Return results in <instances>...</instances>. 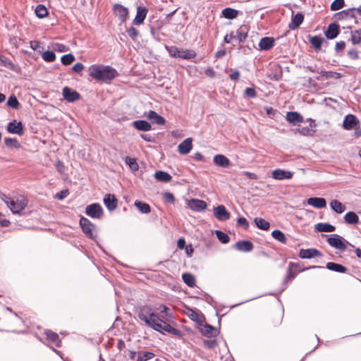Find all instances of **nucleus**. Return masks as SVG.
<instances>
[{"instance_id":"nucleus-1","label":"nucleus","mask_w":361,"mask_h":361,"mask_svg":"<svg viewBox=\"0 0 361 361\" xmlns=\"http://www.w3.org/2000/svg\"><path fill=\"white\" fill-rule=\"evenodd\" d=\"M137 317L149 327L161 334H166L168 333L175 336H180L181 334L180 330L171 326L166 322L161 319L149 306L141 307L138 312Z\"/></svg>"},{"instance_id":"nucleus-2","label":"nucleus","mask_w":361,"mask_h":361,"mask_svg":"<svg viewBox=\"0 0 361 361\" xmlns=\"http://www.w3.org/2000/svg\"><path fill=\"white\" fill-rule=\"evenodd\" d=\"M90 76L92 78L109 82L118 75L117 71L109 66L92 65L89 68Z\"/></svg>"},{"instance_id":"nucleus-3","label":"nucleus","mask_w":361,"mask_h":361,"mask_svg":"<svg viewBox=\"0 0 361 361\" xmlns=\"http://www.w3.org/2000/svg\"><path fill=\"white\" fill-rule=\"evenodd\" d=\"M328 236L327 242L328 243L333 247L341 250H345L346 249V245L345 243L349 244L350 245L353 246L350 243H349L348 241H345L341 236L337 235V234H332Z\"/></svg>"},{"instance_id":"nucleus-4","label":"nucleus","mask_w":361,"mask_h":361,"mask_svg":"<svg viewBox=\"0 0 361 361\" xmlns=\"http://www.w3.org/2000/svg\"><path fill=\"white\" fill-rule=\"evenodd\" d=\"M28 200L24 196H18L12 200L9 209L13 214H20L27 205Z\"/></svg>"},{"instance_id":"nucleus-5","label":"nucleus","mask_w":361,"mask_h":361,"mask_svg":"<svg viewBox=\"0 0 361 361\" xmlns=\"http://www.w3.org/2000/svg\"><path fill=\"white\" fill-rule=\"evenodd\" d=\"M85 213L93 219H101L103 216V209L98 203H93L86 207Z\"/></svg>"},{"instance_id":"nucleus-6","label":"nucleus","mask_w":361,"mask_h":361,"mask_svg":"<svg viewBox=\"0 0 361 361\" xmlns=\"http://www.w3.org/2000/svg\"><path fill=\"white\" fill-rule=\"evenodd\" d=\"M80 225L82 231L86 234V235L90 239H95L97 235L93 232V228H94V225L92 224V222L85 217H81L80 220Z\"/></svg>"},{"instance_id":"nucleus-7","label":"nucleus","mask_w":361,"mask_h":361,"mask_svg":"<svg viewBox=\"0 0 361 361\" xmlns=\"http://www.w3.org/2000/svg\"><path fill=\"white\" fill-rule=\"evenodd\" d=\"M113 11L121 23H125L128 18V8L121 4H116L113 6Z\"/></svg>"},{"instance_id":"nucleus-8","label":"nucleus","mask_w":361,"mask_h":361,"mask_svg":"<svg viewBox=\"0 0 361 361\" xmlns=\"http://www.w3.org/2000/svg\"><path fill=\"white\" fill-rule=\"evenodd\" d=\"M214 216L221 221H225L230 219L231 214L226 210L225 206L219 205L214 209Z\"/></svg>"},{"instance_id":"nucleus-9","label":"nucleus","mask_w":361,"mask_h":361,"mask_svg":"<svg viewBox=\"0 0 361 361\" xmlns=\"http://www.w3.org/2000/svg\"><path fill=\"white\" fill-rule=\"evenodd\" d=\"M62 93L64 99L68 102H74L80 98V94L76 90H73L68 87H64Z\"/></svg>"},{"instance_id":"nucleus-10","label":"nucleus","mask_w":361,"mask_h":361,"mask_svg":"<svg viewBox=\"0 0 361 361\" xmlns=\"http://www.w3.org/2000/svg\"><path fill=\"white\" fill-rule=\"evenodd\" d=\"M322 256V252L315 248L301 249L299 252V257L302 259H311Z\"/></svg>"},{"instance_id":"nucleus-11","label":"nucleus","mask_w":361,"mask_h":361,"mask_svg":"<svg viewBox=\"0 0 361 361\" xmlns=\"http://www.w3.org/2000/svg\"><path fill=\"white\" fill-rule=\"evenodd\" d=\"M148 13V9L144 6H138L137 8V13L135 18L133 21V24L135 25H141L144 23V20Z\"/></svg>"},{"instance_id":"nucleus-12","label":"nucleus","mask_w":361,"mask_h":361,"mask_svg":"<svg viewBox=\"0 0 361 361\" xmlns=\"http://www.w3.org/2000/svg\"><path fill=\"white\" fill-rule=\"evenodd\" d=\"M7 130L11 133L20 135L23 133V124L20 121L17 122L16 120H13L8 124Z\"/></svg>"},{"instance_id":"nucleus-13","label":"nucleus","mask_w":361,"mask_h":361,"mask_svg":"<svg viewBox=\"0 0 361 361\" xmlns=\"http://www.w3.org/2000/svg\"><path fill=\"white\" fill-rule=\"evenodd\" d=\"M304 20V16L302 13H298L295 16L293 11H292L291 22L288 25L290 30H295L300 27Z\"/></svg>"},{"instance_id":"nucleus-14","label":"nucleus","mask_w":361,"mask_h":361,"mask_svg":"<svg viewBox=\"0 0 361 361\" xmlns=\"http://www.w3.org/2000/svg\"><path fill=\"white\" fill-rule=\"evenodd\" d=\"M249 26L247 25H242L236 31V35L235 36V39H236L239 42H243L246 40L248 32H249Z\"/></svg>"},{"instance_id":"nucleus-15","label":"nucleus","mask_w":361,"mask_h":361,"mask_svg":"<svg viewBox=\"0 0 361 361\" xmlns=\"http://www.w3.org/2000/svg\"><path fill=\"white\" fill-rule=\"evenodd\" d=\"M340 32L339 25L336 23H331L325 31V36L327 39L336 38Z\"/></svg>"},{"instance_id":"nucleus-16","label":"nucleus","mask_w":361,"mask_h":361,"mask_svg":"<svg viewBox=\"0 0 361 361\" xmlns=\"http://www.w3.org/2000/svg\"><path fill=\"white\" fill-rule=\"evenodd\" d=\"M104 203L109 211L116 209L118 205L117 199L114 195L106 194L104 197Z\"/></svg>"},{"instance_id":"nucleus-17","label":"nucleus","mask_w":361,"mask_h":361,"mask_svg":"<svg viewBox=\"0 0 361 361\" xmlns=\"http://www.w3.org/2000/svg\"><path fill=\"white\" fill-rule=\"evenodd\" d=\"M201 334L208 338L216 337L219 334V331L216 328L209 325L205 324L200 329Z\"/></svg>"},{"instance_id":"nucleus-18","label":"nucleus","mask_w":361,"mask_h":361,"mask_svg":"<svg viewBox=\"0 0 361 361\" xmlns=\"http://www.w3.org/2000/svg\"><path fill=\"white\" fill-rule=\"evenodd\" d=\"M192 138H187L178 146V151L181 154H188L192 147Z\"/></svg>"},{"instance_id":"nucleus-19","label":"nucleus","mask_w":361,"mask_h":361,"mask_svg":"<svg viewBox=\"0 0 361 361\" xmlns=\"http://www.w3.org/2000/svg\"><path fill=\"white\" fill-rule=\"evenodd\" d=\"M147 117L149 120L152 121V123H155L159 126H163L166 123L165 118L159 115L154 111H149Z\"/></svg>"},{"instance_id":"nucleus-20","label":"nucleus","mask_w":361,"mask_h":361,"mask_svg":"<svg viewBox=\"0 0 361 361\" xmlns=\"http://www.w3.org/2000/svg\"><path fill=\"white\" fill-rule=\"evenodd\" d=\"M358 123L355 116L353 114L347 115L343 121V126L345 130H351Z\"/></svg>"},{"instance_id":"nucleus-21","label":"nucleus","mask_w":361,"mask_h":361,"mask_svg":"<svg viewBox=\"0 0 361 361\" xmlns=\"http://www.w3.org/2000/svg\"><path fill=\"white\" fill-rule=\"evenodd\" d=\"M274 45V39L269 37H262L259 42V47L261 50H269Z\"/></svg>"},{"instance_id":"nucleus-22","label":"nucleus","mask_w":361,"mask_h":361,"mask_svg":"<svg viewBox=\"0 0 361 361\" xmlns=\"http://www.w3.org/2000/svg\"><path fill=\"white\" fill-rule=\"evenodd\" d=\"M190 207L195 212H201L206 209L207 203L202 200L192 199L190 202Z\"/></svg>"},{"instance_id":"nucleus-23","label":"nucleus","mask_w":361,"mask_h":361,"mask_svg":"<svg viewBox=\"0 0 361 361\" xmlns=\"http://www.w3.org/2000/svg\"><path fill=\"white\" fill-rule=\"evenodd\" d=\"M307 204L317 209L324 208L326 206V202L322 197H310L307 199Z\"/></svg>"},{"instance_id":"nucleus-24","label":"nucleus","mask_w":361,"mask_h":361,"mask_svg":"<svg viewBox=\"0 0 361 361\" xmlns=\"http://www.w3.org/2000/svg\"><path fill=\"white\" fill-rule=\"evenodd\" d=\"M272 177L276 180L290 179L293 177V173L281 169H276L272 173Z\"/></svg>"},{"instance_id":"nucleus-25","label":"nucleus","mask_w":361,"mask_h":361,"mask_svg":"<svg viewBox=\"0 0 361 361\" xmlns=\"http://www.w3.org/2000/svg\"><path fill=\"white\" fill-rule=\"evenodd\" d=\"M235 247L240 251L247 252L253 250V244L249 240H241L235 244Z\"/></svg>"},{"instance_id":"nucleus-26","label":"nucleus","mask_w":361,"mask_h":361,"mask_svg":"<svg viewBox=\"0 0 361 361\" xmlns=\"http://www.w3.org/2000/svg\"><path fill=\"white\" fill-rule=\"evenodd\" d=\"M214 163L218 166L223 168H227L230 166L231 161L230 160L222 154H217L214 157Z\"/></svg>"},{"instance_id":"nucleus-27","label":"nucleus","mask_w":361,"mask_h":361,"mask_svg":"<svg viewBox=\"0 0 361 361\" xmlns=\"http://www.w3.org/2000/svg\"><path fill=\"white\" fill-rule=\"evenodd\" d=\"M286 120L293 124L303 122V117L297 111L288 112L286 114Z\"/></svg>"},{"instance_id":"nucleus-28","label":"nucleus","mask_w":361,"mask_h":361,"mask_svg":"<svg viewBox=\"0 0 361 361\" xmlns=\"http://www.w3.org/2000/svg\"><path fill=\"white\" fill-rule=\"evenodd\" d=\"M133 126L138 130L149 131L152 129L151 124L145 120H137L133 121Z\"/></svg>"},{"instance_id":"nucleus-29","label":"nucleus","mask_w":361,"mask_h":361,"mask_svg":"<svg viewBox=\"0 0 361 361\" xmlns=\"http://www.w3.org/2000/svg\"><path fill=\"white\" fill-rule=\"evenodd\" d=\"M308 121L310 122L308 126L298 128L300 133L303 135H313L315 133L314 128L316 126V125L314 124V120L310 118Z\"/></svg>"},{"instance_id":"nucleus-30","label":"nucleus","mask_w":361,"mask_h":361,"mask_svg":"<svg viewBox=\"0 0 361 361\" xmlns=\"http://www.w3.org/2000/svg\"><path fill=\"white\" fill-rule=\"evenodd\" d=\"M44 335L46 336L47 339L54 343L56 346L61 347V341L59 340V336L56 333L53 332L51 330H46L44 331Z\"/></svg>"},{"instance_id":"nucleus-31","label":"nucleus","mask_w":361,"mask_h":361,"mask_svg":"<svg viewBox=\"0 0 361 361\" xmlns=\"http://www.w3.org/2000/svg\"><path fill=\"white\" fill-rule=\"evenodd\" d=\"M315 229L319 232H334L336 230L334 226L329 223H319L315 225Z\"/></svg>"},{"instance_id":"nucleus-32","label":"nucleus","mask_w":361,"mask_h":361,"mask_svg":"<svg viewBox=\"0 0 361 361\" xmlns=\"http://www.w3.org/2000/svg\"><path fill=\"white\" fill-rule=\"evenodd\" d=\"M154 178L160 182L169 183L171 180V176L167 172L158 171L154 173Z\"/></svg>"},{"instance_id":"nucleus-33","label":"nucleus","mask_w":361,"mask_h":361,"mask_svg":"<svg viewBox=\"0 0 361 361\" xmlns=\"http://www.w3.org/2000/svg\"><path fill=\"white\" fill-rule=\"evenodd\" d=\"M326 267L331 271L339 273H345L348 270L347 268L342 264L334 262H328Z\"/></svg>"},{"instance_id":"nucleus-34","label":"nucleus","mask_w":361,"mask_h":361,"mask_svg":"<svg viewBox=\"0 0 361 361\" xmlns=\"http://www.w3.org/2000/svg\"><path fill=\"white\" fill-rule=\"evenodd\" d=\"M330 207L338 214H341L345 210V206L342 202L336 200H334L330 202Z\"/></svg>"},{"instance_id":"nucleus-35","label":"nucleus","mask_w":361,"mask_h":361,"mask_svg":"<svg viewBox=\"0 0 361 361\" xmlns=\"http://www.w3.org/2000/svg\"><path fill=\"white\" fill-rule=\"evenodd\" d=\"M223 16L229 20L235 18L238 15V11L232 8H226L222 11Z\"/></svg>"},{"instance_id":"nucleus-36","label":"nucleus","mask_w":361,"mask_h":361,"mask_svg":"<svg viewBox=\"0 0 361 361\" xmlns=\"http://www.w3.org/2000/svg\"><path fill=\"white\" fill-rule=\"evenodd\" d=\"M197 56L196 52L191 49H180L179 57L183 59L190 60Z\"/></svg>"},{"instance_id":"nucleus-37","label":"nucleus","mask_w":361,"mask_h":361,"mask_svg":"<svg viewBox=\"0 0 361 361\" xmlns=\"http://www.w3.org/2000/svg\"><path fill=\"white\" fill-rule=\"evenodd\" d=\"M344 219L349 224H356L359 222V217L354 212H348L345 214Z\"/></svg>"},{"instance_id":"nucleus-38","label":"nucleus","mask_w":361,"mask_h":361,"mask_svg":"<svg viewBox=\"0 0 361 361\" xmlns=\"http://www.w3.org/2000/svg\"><path fill=\"white\" fill-rule=\"evenodd\" d=\"M135 206L142 214H149L151 212L150 206L147 203L136 200L135 202Z\"/></svg>"},{"instance_id":"nucleus-39","label":"nucleus","mask_w":361,"mask_h":361,"mask_svg":"<svg viewBox=\"0 0 361 361\" xmlns=\"http://www.w3.org/2000/svg\"><path fill=\"white\" fill-rule=\"evenodd\" d=\"M254 221L256 226L261 230L267 231L270 227V224L264 219L257 217Z\"/></svg>"},{"instance_id":"nucleus-40","label":"nucleus","mask_w":361,"mask_h":361,"mask_svg":"<svg viewBox=\"0 0 361 361\" xmlns=\"http://www.w3.org/2000/svg\"><path fill=\"white\" fill-rule=\"evenodd\" d=\"M353 44H359L361 42V29L351 32L350 39Z\"/></svg>"},{"instance_id":"nucleus-41","label":"nucleus","mask_w":361,"mask_h":361,"mask_svg":"<svg viewBox=\"0 0 361 361\" xmlns=\"http://www.w3.org/2000/svg\"><path fill=\"white\" fill-rule=\"evenodd\" d=\"M183 281L190 287H193L195 284V279L194 276L189 273H184L182 275Z\"/></svg>"},{"instance_id":"nucleus-42","label":"nucleus","mask_w":361,"mask_h":361,"mask_svg":"<svg viewBox=\"0 0 361 361\" xmlns=\"http://www.w3.org/2000/svg\"><path fill=\"white\" fill-rule=\"evenodd\" d=\"M271 235L275 240L279 241L281 243H286V237L285 236L284 233L279 230L273 231L271 233Z\"/></svg>"},{"instance_id":"nucleus-43","label":"nucleus","mask_w":361,"mask_h":361,"mask_svg":"<svg viewBox=\"0 0 361 361\" xmlns=\"http://www.w3.org/2000/svg\"><path fill=\"white\" fill-rule=\"evenodd\" d=\"M35 14L38 18H43L48 15V11L44 5L39 4L35 8Z\"/></svg>"},{"instance_id":"nucleus-44","label":"nucleus","mask_w":361,"mask_h":361,"mask_svg":"<svg viewBox=\"0 0 361 361\" xmlns=\"http://www.w3.org/2000/svg\"><path fill=\"white\" fill-rule=\"evenodd\" d=\"M323 40V38L321 37L314 36L310 39V42L315 49L319 50L322 47Z\"/></svg>"},{"instance_id":"nucleus-45","label":"nucleus","mask_w":361,"mask_h":361,"mask_svg":"<svg viewBox=\"0 0 361 361\" xmlns=\"http://www.w3.org/2000/svg\"><path fill=\"white\" fill-rule=\"evenodd\" d=\"M5 145L8 147H13L18 149L20 147V145L16 138L6 137L5 138Z\"/></svg>"},{"instance_id":"nucleus-46","label":"nucleus","mask_w":361,"mask_h":361,"mask_svg":"<svg viewBox=\"0 0 361 361\" xmlns=\"http://www.w3.org/2000/svg\"><path fill=\"white\" fill-rule=\"evenodd\" d=\"M42 59L47 62H53L56 59V54L53 51H46L42 53Z\"/></svg>"},{"instance_id":"nucleus-47","label":"nucleus","mask_w":361,"mask_h":361,"mask_svg":"<svg viewBox=\"0 0 361 361\" xmlns=\"http://www.w3.org/2000/svg\"><path fill=\"white\" fill-rule=\"evenodd\" d=\"M215 234L219 239V240L223 244H226L229 242L230 238L229 236L221 231H216Z\"/></svg>"},{"instance_id":"nucleus-48","label":"nucleus","mask_w":361,"mask_h":361,"mask_svg":"<svg viewBox=\"0 0 361 361\" xmlns=\"http://www.w3.org/2000/svg\"><path fill=\"white\" fill-rule=\"evenodd\" d=\"M6 104L8 106L11 107L14 109H18L20 106V103H19L18 100L17 99L16 97L14 95H11L9 97Z\"/></svg>"},{"instance_id":"nucleus-49","label":"nucleus","mask_w":361,"mask_h":361,"mask_svg":"<svg viewBox=\"0 0 361 361\" xmlns=\"http://www.w3.org/2000/svg\"><path fill=\"white\" fill-rule=\"evenodd\" d=\"M298 266V264H295L293 262H290L289 264V268L287 272V275L284 279V283H287L288 281L293 280L295 277V274H293L291 271V268L293 267H297Z\"/></svg>"},{"instance_id":"nucleus-50","label":"nucleus","mask_w":361,"mask_h":361,"mask_svg":"<svg viewBox=\"0 0 361 361\" xmlns=\"http://www.w3.org/2000/svg\"><path fill=\"white\" fill-rule=\"evenodd\" d=\"M165 48L170 56L175 58L179 57L180 49L176 46H166Z\"/></svg>"},{"instance_id":"nucleus-51","label":"nucleus","mask_w":361,"mask_h":361,"mask_svg":"<svg viewBox=\"0 0 361 361\" xmlns=\"http://www.w3.org/2000/svg\"><path fill=\"white\" fill-rule=\"evenodd\" d=\"M355 11H356V8H352L347 10H343L341 12L336 13L335 16H349L352 18H355L356 16L355 14Z\"/></svg>"},{"instance_id":"nucleus-52","label":"nucleus","mask_w":361,"mask_h":361,"mask_svg":"<svg viewBox=\"0 0 361 361\" xmlns=\"http://www.w3.org/2000/svg\"><path fill=\"white\" fill-rule=\"evenodd\" d=\"M75 59V56L72 54H68L62 56L61 61L63 65L68 66L71 64Z\"/></svg>"},{"instance_id":"nucleus-53","label":"nucleus","mask_w":361,"mask_h":361,"mask_svg":"<svg viewBox=\"0 0 361 361\" xmlns=\"http://www.w3.org/2000/svg\"><path fill=\"white\" fill-rule=\"evenodd\" d=\"M344 5V0H334L331 4V10L334 11L340 10Z\"/></svg>"},{"instance_id":"nucleus-54","label":"nucleus","mask_w":361,"mask_h":361,"mask_svg":"<svg viewBox=\"0 0 361 361\" xmlns=\"http://www.w3.org/2000/svg\"><path fill=\"white\" fill-rule=\"evenodd\" d=\"M51 47L58 52H66L68 49L65 44L61 43H53L51 44Z\"/></svg>"},{"instance_id":"nucleus-55","label":"nucleus","mask_w":361,"mask_h":361,"mask_svg":"<svg viewBox=\"0 0 361 361\" xmlns=\"http://www.w3.org/2000/svg\"><path fill=\"white\" fill-rule=\"evenodd\" d=\"M320 74L322 76H324L326 78H340L341 77V73L334 72V71H321Z\"/></svg>"},{"instance_id":"nucleus-56","label":"nucleus","mask_w":361,"mask_h":361,"mask_svg":"<svg viewBox=\"0 0 361 361\" xmlns=\"http://www.w3.org/2000/svg\"><path fill=\"white\" fill-rule=\"evenodd\" d=\"M130 168L133 171H137L139 169V166L134 158L127 157L126 160Z\"/></svg>"},{"instance_id":"nucleus-57","label":"nucleus","mask_w":361,"mask_h":361,"mask_svg":"<svg viewBox=\"0 0 361 361\" xmlns=\"http://www.w3.org/2000/svg\"><path fill=\"white\" fill-rule=\"evenodd\" d=\"M244 96L248 98H255L257 97V92L253 87H247L244 91Z\"/></svg>"},{"instance_id":"nucleus-58","label":"nucleus","mask_w":361,"mask_h":361,"mask_svg":"<svg viewBox=\"0 0 361 361\" xmlns=\"http://www.w3.org/2000/svg\"><path fill=\"white\" fill-rule=\"evenodd\" d=\"M128 35L130 38L135 39L139 35V31L134 27H130L126 30Z\"/></svg>"},{"instance_id":"nucleus-59","label":"nucleus","mask_w":361,"mask_h":361,"mask_svg":"<svg viewBox=\"0 0 361 361\" xmlns=\"http://www.w3.org/2000/svg\"><path fill=\"white\" fill-rule=\"evenodd\" d=\"M54 165H55V168H56V171L59 173L63 174L65 173V166L61 161H60V160L56 161Z\"/></svg>"},{"instance_id":"nucleus-60","label":"nucleus","mask_w":361,"mask_h":361,"mask_svg":"<svg viewBox=\"0 0 361 361\" xmlns=\"http://www.w3.org/2000/svg\"><path fill=\"white\" fill-rule=\"evenodd\" d=\"M163 197L167 202L174 204L175 197L171 192H166L163 194Z\"/></svg>"},{"instance_id":"nucleus-61","label":"nucleus","mask_w":361,"mask_h":361,"mask_svg":"<svg viewBox=\"0 0 361 361\" xmlns=\"http://www.w3.org/2000/svg\"><path fill=\"white\" fill-rule=\"evenodd\" d=\"M237 224L238 226H243L245 229H247L249 227V223L244 217L238 218L237 220Z\"/></svg>"},{"instance_id":"nucleus-62","label":"nucleus","mask_w":361,"mask_h":361,"mask_svg":"<svg viewBox=\"0 0 361 361\" xmlns=\"http://www.w3.org/2000/svg\"><path fill=\"white\" fill-rule=\"evenodd\" d=\"M0 198L6 204V205L9 208L13 199H11L10 197L2 192H0Z\"/></svg>"},{"instance_id":"nucleus-63","label":"nucleus","mask_w":361,"mask_h":361,"mask_svg":"<svg viewBox=\"0 0 361 361\" xmlns=\"http://www.w3.org/2000/svg\"><path fill=\"white\" fill-rule=\"evenodd\" d=\"M345 47V42L344 41H340L336 42L335 46V50L337 53L343 51Z\"/></svg>"},{"instance_id":"nucleus-64","label":"nucleus","mask_w":361,"mask_h":361,"mask_svg":"<svg viewBox=\"0 0 361 361\" xmlns=\"http://www.w3.org/2000/svg\"><path fill=\"white\" fill-rule=\"evenodd\" d=\"M69 194L68 190H63L60 192L57 193L56 195V198H57L59 200H63L65 197H66Z\"/></svg>"}]
</instances>
